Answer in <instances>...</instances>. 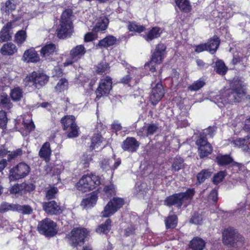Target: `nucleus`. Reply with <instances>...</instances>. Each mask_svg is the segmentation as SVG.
<instances>
[{"label": "nucleus", "mask_w": 250, "mask_h": 250, "mask_svg": "<svg viewBox=\"0 0 250 250\" xmlns=\"http://www.w3.org/2000/svg\"><path fill=\"white\" fill-rule=\"evenodd\" d=\"M51 153L50 143L45 142L41 148L39 155L41 158H43L45 161L48 162L50 160Z\"/></svg>", "instance_id": "4be33fe9"}, {"label": "nucleus", "mask_w": 250, "mask_h": 250, "mask_svg": "<svg viewBox=\"0 0 250 250\" xmlns=\"http://www.w3.org/2000/svg\"><path fill=\"white\" fill-rule=\"evenodd\" d=\"M48 80V77L44 73L34 71L26 76L23 82L25 87H30L33 90L40 88L47 83Z\"/></svg>", "instance_id": "20e7f679"}, {"label": "nucleus", "mask_w": 250, "mask_h": 250, "mask_svg": "<svg viewBox=\"0 0 250 250\" xmlns=\"http://www.w3.org/2000/svg\"><path fill=\"white\" fill-rule=\"evenodd\" d=\"M108 24V19L104 16L100 17L97 20L96 24L93 28L94 32H99L105 30Z\"/></svg>", "instance_id": "5701e85b"}, {"label": "nucleus", "mask_w": 250, "mask_h": 250, "mask_svg": "<svg viewBox=\"0 0 250 250\" xmlns=\"http://www.w3.org/2000/svg\"><path fill=\"white\" fill-rule=\"evenodd\" d=\"M203 218L201 214L194 213L190 220V222L195 224H200Z\"/></svg>", "instance_id": "4d7b16f0"}, {"label": "nucleus", "mask_w": 250, "mask_h": 250, "mask_svg": "<svg viewBox=\"0 0 250 250\" xmlns=\"http://www.w3.org/2000/svg\"><path fill=\"white\" fill-rule=\"evenodd\" d=\"M128 29L130 31L140 33L145 29V27L135 22H130L128 25Z\"/></svg>", "instance_id": "a19ab883"}, {"label": "nucleus", "mask_w": 250, "mask_h": 250, "mask_svg": "<svg viewBox=\"0 0 250 250\" xmlns=\"http://www.w3.org/2000/svg\"><path fill=\"white\" fill-rule=\"evenodd\" d=\"M16 204H11L7 203H3L0 206V212H3L8 210L16 211Z\"/></svg>", "instance_id": "8fccbe9b"}, {"label": "nucleus", "mask_w": 250, "mask_h": 250, "mask_svg": "<svg viewBox=\"0 0 250 250\" xmlns=\"http://www.w3.org/2000/svg\"><path fill=\"white\" fill-rule=\"evenodd\" d=\"M232 89L227 90L223 98L217 96L218 103H222L223 105L226 104L232 103L235 102H240L245 97L250 99L249 96H246L245 85L239 80H234L232 83Z\"/></svg>", "instance_id": "f257e3e1"}, {"label": "nucleus", "mask_w": 250, "mask_h": 250, "mask_svg": "<svg viewBox=\"0 0 250 250\" xmlns=\"http://www.w3.org/2000/svg\"><path fill=\"white\" fill-rule=\"evenodd\" d=\"M38 229L40 233L47 237L53 236L57 233L56 224L48 218L39 222Z\"/></svg>", "instance_id": "1a4fd4ad"}, {"label": "nucleus", "mask_w": 250, "mask_h": 250, "mask_svg": "<svg viewBox=\"0 0 250 250\" xmlns=\"http://www.w3.org/2000/svg\"><path fill=\"white\" fill-rule=\"evenodd\" d=\"M16 211L21 212L23 214H30L32 212V209L29 206H21L19 205H16Z\"/></svg>", "instance_id": "de8ad7c7"}, {"label": "nucleus", "mask_w": 250, "mask_h": 250, "mask_svg": "<svg viewBox=\"0 0 250 250\" xmlns=\"http://www.w3.org/2000/svg\"><path fill=\"white\" fill-rule=\"evenodd\" d=\"M139 146V143L132 137L127 138L122 144V148L125 151L134 152Z\"/></svg>", "instance_id": "6ab92c4d"}, {"label": "nucleus", "mask_w": 250, "mask_h": 250, "mask_svg": "<svg viewBox=\"0 0 250 250\" xmlns=\"http://www.w3.org/2000/svg\"><path fill=\"white\" fill-rule=\"evenodd\" d=\"M205 246L204 241L198 237L194 238L190 243V247L193 250H203Z\"/></svg>", "instance_id": "2f4dec72"}, {"label": "nucleus", "mask_w": 250, "mask_h": 250, "mask_svg": "<svg viewBox=\"0 0 250 250\" xmlns=\"http://www.w3.org/2000/svg\"><path fill=\"white\" fill-rule=\"evenodd\" d=\"M97 201V195L95 193L92 192L90 195L83 200L81 205L83 208H89L95 205Z\"/></svg>", "instance_id": "a878e982"}, {"label": "nucleus", "mask_w": 250, "mask_h": 250, "mask_svg": "<svg viewBox=\"0 0 250 250\" xmlns=\"http://www.w3.org/2000/svg\"><path fill=\"white\" fill-rule=\"evenodd\" d=\"M183 167V160L180 157H176L172 164V169L175 171H178Z\"/></svg>", "instance_id": "3c124183"}, {"label": "nucleus", "mask_w": 250, "mask_h": 250, "mask_svg": "<svg viewBox=\"0 0 250 250\" xmlns=\"http://www.w3.org/2000/svg\"><path fill=\"white\" fill-rule=\"evenodd\" d=\"M95 37V35L93 33H88L84 36L85 42H90L92 41Z\"/></svg>", "instance_id": "774afa93"}, {"label": "nucleus", "mask_w": 250, "mask_h": 250, "mask_svg": "<svg viewBox=\"0 0 250 250\" xmlns=\"http://www.w3.org/2000/svg\"><path fill=\"white\" fill-rule=\"evenodd\" d=\"M22 153V151L21 149H17L14 151H8L4 146H1L0 148V157H4L7 156V158L9 160L15 158L17 156L21 155Z\"/></svg>", "instance_id": "b1692460"}, {"label": "nucleus", "mask_w": 250, "mask_h": 250, "mask_svg": "<svg viewBox=\"0 0 250 250\" xmlns=\"http://www.w3.org/2000/svg\"><path fill=\"white\" fill-rule=\"evenodd\" d=\"M223 242L225 245L240 249L244 246V239L239 234L236 233L232 228L225 229L223 232Z\"/></svg>", "instance_id": "39448f33"}, {"label": "nucleus", "mask_w": 250, "mask_h": 250, "mask_svg": "<svg viewBox=\"0 0 250 250\" xmlns=\"http://www.w3.org/2000/svg\"><path fill=\"white\" fill-rule=\"evenodd\" d=\"M140 72V70L135 67H131L128 70V75L131 78L136 77Z\"/></svg>", "instance_id": "bf43d9fd"}, {"label": "nucleus", "mask_w": 250, "mask_h": 250, "mask_svg": "<svg viewBox=\"0 0 250 250\" xmlns=\"http://www.w3.org/2000/svg\"><path fill=\"white\" fill-rule=\"evenodd\" d=\"M217 192L216 190H213L210 193L209 196V199L212 200L213 202H215L217 201Z\"/></svg>", "instance_id": "69168bd1"}, {"label": "nucleus", "mask_w": 250, "mask_h": 250, "mask_svg": "<svg viewBox=\"0 0 250 250\" xmlns=\"http://www.w3.org/2000/svg\"><path fill=\"white\" fill-rule=\"evenodd\" d=\"M116 41V39L114 37L109 36L101 40L98 43V45L101 47H107L114 44Z\"/></svg>", "instance_id": "f704fd0d"}, {"label": "nucleus", "mask_w": 250, "mask_h": 250, "mask_svg": "<svg viewBox=\"0 0 250 250\" xmlns=\"http://www.w3.org/2000/svg\"><path fill=\"white\" fill-rule=\"evenodd\" d=\"M15 42L18 44H21L26 40L27 35L25 30H21L15 34Z\"/></svg>", "instance_id": "ea45409f"}, {"label": "nucleus", "mask_w": 250, "mask_h": 250, "mask_svg": "<svg viewBox=\"0 0 250 250\" xmlns=\"http://www.w3.org/2000/svg\"><path fill=\"white\" fill-rule=\"evenodd\" d=\"M72 11L71 9L64 10L61 17L60 24L57 29L58 37L64 39L70 36L73 32Z\"/></svg>", "instance_id": "f03ea898"}, {"label": "nucleus", "mask_w": 250, "mask_h": 250, "mask_svg": "<svg viewBox=\"0 0 250 250\" xmlns=\"http://www.w3.org/2000/svg\"><path fill=\"white\" fill-rule=\"evenodd\" d=\"M115 191L114 186L113 184L106 186L104 188V192L105 193L106 197L108 198Z\"/></svg>", "instance_id": "5fc2aeb1"}, {"label": "nucleus", "mask_w": 250, "mask_h": 250, "mask_svg": "<svg viewBox=\"0 0 250 250\" xmlns=\"http://www.w3.org/2000/svg\"><path fill=\"white\" fill-rule=\"evenodd\" d=\"M196 144L198 146V150L201 157H206L212 152L211 145L207 142V139L204 137H200L196 141Z\"/></svg>", "instance_id": "2eb2a0df"}, {"label": "nucleus", "mask_w": 250, "mask_h": 250, "mask_svg": "<svg viewBox=\"0 0 250 250\" xmlns=\"http://www.w3.org/2000/svg\"><path fill=\"white\" fill-rule=\"evenodd\" d=\"M17 3L14 0H8L2 6L1 10L3 14L9 15L16 9Z\"/></svg>", "instance_id": "cd10ccee"}, {"label": "nucleus", "mask_w": 250, "mask_h": 250, "mask_svg": "<svg viewBox=\"0 0 250 250\" xmlns=\"http://www.w3.org/2000/svg\"><path fill=\"white\" fill-rule=\"evenodd\" d=\"M75 118L72 115L66 116L61 120L63 129L66 131L69 138L76 137L79 135V127L75 124Z\"/></svg>", "instance_id": "6e6552de"}, {"label": "nucleus", "mask_w": 250, "mask_h": 250, "mask_svg": "<svg viewBox=\"0 0 250 250\" xmlns=\"http://www.w3.org/2000/svg\"><path fill=\"white\" fill-rule=\"evenodd\" d=\"M86 52V49L83 45H78L70 51V57L67 58L62 63V67L72 65L74 62L78 61Z\"/></svg>", "instance_id": "9d476101"}, {"label": "nucleus", "mask_w": 250, "mask_h": 250, "mask_svg": "<svg viewBox=\"0 0 250 250\" xmlns=\"http://www.w3.org/2000/svg\"><path fill=\"white\" fill-rule=\"evenodd\" d=\"M216 161L219 165L224 166L232 163L233 165L239 166V164L233 161L229 155H218L216 157Z\"/></svg>", "instance_id": "bb28decb"}, {"label": "nucleus", "mask_w": 250, "mask_h": 250, "mask_svg": "<svg viewBox=\"0 0 250 250\" xmlns=\"http://www.w3.org/2000/svg\"><path fill=\"white\" fill-rule=\"evenodd\" d=\"M68 82L65 79H61L55 87L57 91L61 92L67 89Z\"/></svg>", "instance_id": "09e8293b"}, {"label": "nucleus", "mask_w": 250, "mask_h": 250, "mask_svg": "<svg viewBox=\"0 0 250 250\" xmlns=\"http://www.w3.org/2000/svg\"><path fill=\"white\" fill-rule=\"evenodd\" d=\"M22 60L27 62H37L40 61V57L35 50L31 48L24 52Z\"/></svg>", "instance_id": "412c9836"}, {"label": "nucleus", "mask_w": 250, "mask_h": 250, "mask_svg": "<svg viewBox=\"0 0 250 250\" xmlns=\"http://www.w3.org/2000/svg\"><path fill=\"white\" fill-rule=\"evenodd\" d=\"M22 188L23 186L22 185L17 184L12 187L11 188L10 191L11 193L13 194L19 193Z\"/></svg>", "instance_id": "680f3d73"}, {"label": "nucleus", "mask_w": 250, "mask_h": 250, "mask_svg": "<svg viewBox=\"0 0 250 250\" xmlns=\"http://www.w3.org/2000/svg\"><path fill=\"white\" fill-rule=\"evenodd\" d=\"M100 178L92 174L83 175L76 184L78 190L85 192L95 189L101 184Z\"/></svg>", "instance_id": "7ed1b4c3"}, {"label": "nucleus", "mask_w": 250, "mask_h": 250, "mask_svg": "<svg viewBox=\"0 0 250 250\" xmlns=\"http://www.w3.org/2000/svg\"><path fill=\"white\" fill-rule=\"evenodd\" d=\"M0 103L2 105L10 107V100L7 95H4V94L1 95V99H0Z\"/></svg>", "instance_id": "052dcab7"}, {"label": "nucleus", "mask_w": 250, "mask_h": 250, "mask_svg": "<svg viewBox=\"0 0 250 250\" xmlns=\"http://www.w3.org/2000/svg\"><path fill=\"white\" fill-rule=\"evenodd\" d=\"M92 158L90 155L84 154L81 158L80 164H82L84 167H88Z\"/></svg>", "instance_id": "603ef678"}, {"label": "nucleus", "mask_w": 250, "mask_h": 250, "mask_svg": "<svg viewBox=\"0 0 250 250\" xmlns=\"http://www.w3.org/2000/svg\"><path fill=\"white\" fill-rule=\"evenodd\" d=\"M165 49L166 46L163 44L160 43L157 45L151 59V64H159L161 62L164 57Z\"/></svg>", "instance_id": "dca6fc26"}, {"label": "nucleus", "mask_w": 250, "mask_h": 250, "mask_svg": "<svg viewBox=\"0 0 250 250\" xmlns=\"http://www.w3.org/2000/svg\"><path fill=\"white\" fill-rule=\"evenodd\" d=\"M138 135L140 136H149L148 133L146 129V125L140 128L137 132Z\"/></svg>", "instance_id": "e2e57ef3"}, {"label": "nucleus", "mask_w": 250, "mask_h": 250, "mask_svg": "<svg viewBox=\"0 0 250 250\" xmlns=\"http://www.w3.org/2000/svg\"><path fill=\"white\" fill-rule=\"evenodd\" d=\"M215 69L216 72L221 75H224L227 71V67L221 60H219L216 62Z\"/></svg>", "instance_id": "49530a36"}, {"label": "nucleus", "mask_w": 250, "mask_h": 250, "mask_svg": "<svg viewBox=\"0 0 250 250\" xmlns=\"http://www.w3.org/2000/svg\"><path fill=\"white\" fill-rule=\"evenodd\" d=\"M211 173L207 170H203L197 175V182L201 184L205 181V180L209 177Z\"/></svg>", "instance_id": "a18cd8bd"}, {"label": "nucleus", "mask_w": 250, "mask_h": 250, "mask_svg": "<svg viewBox=\"0 0 250 250\" xmlns=\"http://www.w3.org/2000/svg\"><path fill=\"white\" fill-rule=\"evenodd\" d=\"M17 51L16 46L11 42L4 44L0 49V52L3 55L11 56Z\"/></svg>", "instance_id": "393cba45"}, {"label": "nucleus", "mask_w": 250, "mask_h": 250, "mask_svg": "<svg viewBox=\"0 0 250 250\" xmlns=\"http://www.w3.org/2000/svg\"><path fill=\"white\" fill-rule=\"evenodd\" d=\"M103 140L104 139L101 134L99 133L94 134L91 138V144L90 146V148L91 150L98 149L99 147L101 146Z\"/></svg>", "instance_id": "473e14b6"}, {"label": "nucleus", "mask_w": 250, "mask_h": 250, "mask_svg": "<svg viewBox=\"0 0 250 250\" xmlns=\"http://www.w3.org/2000/svg\"><path fill=\"white\" fill-rule=\"evenodd\" d=\"M163 32V29L159 27H153L147 30L146 34L143 35V38L149 42L159 38Z\"/></svg>", "instance_id": "a211bd4d"}, {"label": "nucleus", "mask_w": 250, "mask_h": 250, "mask_svg": "<svg viewBox=\"0 0 250 250\" xmlns=\"http://www.w3.org/2000/svg\"><path fill=\"white\" fill-rule=\"evenodd\" d=\"M219 43L218 38L214 37L212 39H210L207 43H205L207 51L211 54L214 53L219 45Z\"/></svg>", "instance_id": "c85d7f7f"}, {"label": "nucleus", "mask_w": 250, "mask_h": 250, "mask_svg": "<svg viewBox=\"0 0 250 250\" xmlns=\"http://www.w3.org/2000/svg\"><path fill=\"white\" fill-rule=\"evenodd\" d=\"M177 6L184 12H188L191 10V7L188 0H175Z\"/></svg>", "instance_id": "72a5a7b5"}, {"label": "nucleus", "mask_w": 250, "mask_h": 250, "mask_svg": "<svg viewBox=\"0 0 250 250\" xmlns=\"http://www.w3.org/2000/svg\"><path fill=\"white\" fill-rule=\"evenodd\" d=\"M121 163V161L120 158L104 159L101 161L100 166L102 168L105 170H115L120 165Z\"/></svg>", "instance_id": "f3484780"}, {"label": "nucleus", "mask_w": 250, "mask_h": 250, "mask_svg": "<svg viewBox=\"0 0 250 250\" xmlns=\"http://www.w3.org/2000/svg\"><path fill=\"white\" fill-rule=\"evenodd\" d=\"M88 231L84 228L79 227L74 228L67 235L69 244L74 247L81 245L84 243L85 238L88 235Z\"/></svg>", "instance_id": "0eeeda50"}, {"label": "nucleus", "mask_w": 250, "mask_h": 250, "mask_svg": "<svg viewBox=\"0 0 250 250\" xmlns=\"http://www.w3.org/2000/svg\"><path fill=\"white\" fill-rule=\"evenodd\" d=\"M22 125H23L24 128L26 131L25 134H26L34 130L35 127L32 119L29 117L27 118H25L23 119Z\"/></svg>", "instance_id": "4c0bfd02"}, {"label": "nucleus", "mask_w": 250, "mask_h": 250, "mask_svg": "<svg viewBox=\"0 0 250 250\" xmlns=\"http://www.w3.org/2000/svg\"><path fill=\"white\" fill-rule=\"evenodd\" d=\"M12 22H8L4 26L0 33V42H4L10 40L11 36L9 34V30L11 28Z\"/></svg>", "instance_id": "7c9ffc66"}, {"label": "nucleus", "mask_w": 250, "mask_h": 250, "mask_svg": "<svg viewBox=\"0 0 250 250\" xmlns=\"http://www.w3.org/2000/svg\"><path fill=\"white\" fill-rule=\"evenodd\" d=\"M53 77H59L62 75V69L59 67H56L54 68L53 72Z\"/></svg>", "instance_id": "0e129e2a"}, {"label": "nucleus", "mask_w": 250, "mask_h": 250, "mask_svg": "<svg viewBox=\"0 0 250 250\" xmlns=\"http://www.w3.org/2000/svg\"><path fill=\"white\" fill-rule=\"evenodd\" d=\"M58 190L57 188L51 187L46 191V197L48 199L55 198V195L58 193Z\"/></svg>", "instance_id": "864d4df0"}, {"label": "nucleus", "mask_w": 250, "mask_h": 250, "mask_svg": "<svg viewBox=\"0 0 250 250\" xmlns=\"http://www.w3.org/2000/svg\"><path fill=\"white\" fill-rule=\"evenodd\" d=\"M225 177V172L220 171L215 174L213 177V182L214 184H218L221 182Z\"/></svg>", "instance_id": "6e6d98bb"}, {"label": "nucleus", "mask_w": 250, "mask_h": 250, "mask_svg": "<svg viewBox=\"0 0 250 250\" xmlns=\"http://www.w3.org/2000/svg\"><path fill=\"white\" fill-rule=\"evenodd\" d=\"M111 220L107 219L104 224L99 225L96 229V232L98 233L106 234L110 230Z\"/></svg>", "instance_id": "c9c22d12"}, {"label": "nucleus", "mask_w": 250, "mask_h": 250, "mask_svg": "<svg viewBox=\"0 0 250 250\" xmlns=\"http://www.w3.org/2000/svg\"><path fill=\"white\" fill-rule=\"evenodd\" d=\"M146 126L149 135L153 134L158 129L157 125L154 124H148Z\"/></svg>", "instance_id": "13d9d810"}, {"label": "nucleus", "mask_w": 250, "mask_h": 250, "mask_svg": "<svg viewBox=\"0 0 250 250\" xmlns=\"http://www.w3.org/2000/svg\"><path fill=\"white\" fill-rule=\"evenodd\" d=\"M205 84V82L203 80L199 79L189 85L188 88L191 91H196L203 87Z\"/></svg>", "instance_id": "37998d69"}, {"label": "nucleus", "mask_w": 250, "mask_h": 250, "mask_svg": "<svg viewBox=\"0 0 250 250\" xmlns=\"http://www.w3.org/2000/svg\"><path fill=\"white\" fill-rule=\"evenodd\" d=\"M231 144L234 146L241 147L244 151L248 150L249 148L246 144V141L244 139L242 138H237L234 140Z\"/></svg>", "instance_id": "c03bdc74"}, {"label": "nucleus", "mask_w": 250, "mask_h": 250, "mask_svg": "<svg viewBox=\"0 0 250 250\" xmlns=\"http://www.w3.org/2000/svg\"><path fill=\"white\" fill-rule=\"evenodd\" d=\"M194 194L193 189H188L185 193H180L169 196L166 199L165 203L168 206L176 205L180 207L183 204H187L192 199Z\"/></svg>", "instance_id": "423d86ee"}, {"label": "nucleus", "mask_w": 250, "mask_h": 250, "mask_svg": "<svg viewBox=\"0 0 250 250\" xmlns=\"http://www.w3.org/2000/svg\"><path fill=\"white\" fill-rule=\"evenodd\" d=\"M123 199L121 198H114L110 200L104 207L102 212V215L104 217H107L113 215L124 204Z\"/></svg>", "instance_id": "f8f14e48"}, {"label": "nucleus", "mask_w": 250, "mask_h": 250, "mask_svg": "<svg viewBox=\"0 0 250 250\" xmlns=\"http://www.w3.org/2000/svg\"><path fill=\"white\" fill-rule=\"evenodd\" d=\"M164 90L161 83H158L152 87L149 95V100L153 105H156L164 96Z\"/></svg>", "instance_id": "4468645a"}, {"label": "nucleus", "mask_w": 250, "mask_h": 250, "mask_svg": "<svg viewBox=\"0 0 250 250\" xmlns=\"http://www.w3.org/2000/svg\"><path fill=\"white\" fill-rule=\"evenodd\" d=\"M204 50H207L206 44H199L196 46L195 51L197 53H200Z\"/></svg>", "instance_id": "338daca9"}, {"label": "nucleus", "mask_w": 250, "mask_h": 250, "mask_svg": "<svg viewBox=\"0 0 250 250\" xmlns=\"http://www.w3.org/2000/svg\"><path fill=\"white\" fill-rule=\"evenodd\" d=\"M166 227L167 229H173L176 227L177 224V218L176 215H169L165 220Z\"/></svg>", "instance_id": "58836bf2"}, {"label": "nucleus", "mask_w": 250, "mask_h": 250, "mask_svg": "<svg viewBox=\"0 0 250 250\" xmlns=\"http://www.w3.org/2000/svg\"><path fill=\"white\" fill-rule=\"evenodd\" d=\"M10 96L12 100L14 101H19L22 98L23 91L19 87H15L11 90Z\"/></svg>", "instance_id": "e433bc0d"}, {"label": "nucleus", "mask_w": 250, "mask_h": 250, "mask_svg": "<svg viewBox=\"0 0 250 250\" xmlns=\"http://www.w3.org/2000/svg\"><path fill=\"white\" fill-rule=\"evenodd\" d=\"M110 67L106 62H102L98 64L96 67V72L99 74L103 73H107L109 71Z\"/></svg>", "instance_id": "79ce46f5"}, {"label": "nucleus", "mask_w": 250, "mask_h": 250, "mask_svg": "<svg viewBox=\"0 0 250 250\" xmlns=\"http://www.w3.org/2000/svg\"><path fill=\"white\" fill-rule=\"evenodd\" d=\"M56 47L54 44L49 43L42 47L41 54L43 57H47L53 55L56 51Z\"/></svg>", "instance_id": "c756f323"}, {"label": "nucleus", "mask_w": 250, "mask_h": 250, "mask_svg": "<svg viewBox=\"0 0 250 250\" xmlns=\"http://www.w3.org/2000/svg\"><path fill=\"white\" fill-rule=\"evenodd\" d=\"M112 80L109 77L101 80L99 86L96 91V99L107 96L112 89Z\"/></svg>", "instance_id": "ddd939ff"}, {"label": "nucleus", "mask_w": 250, "mask_h": 250, "mask_svg": "<svg viewBox=\"0 0 250 250\" xmlns=\"http://www.w3.org/2000/svg\"><path fill=\"white\" fill-rule=\"evenodd\" d=\"M45 211L51 214H57L62 212V209L55 201L45 202L43 205Z\"/></svg>", "instance_id": "aec40b11"}, {"label": "nucleus", "mask_w": 250, "mask_h": 250, "mask_svg": "<svg viewBox=\"0 0 250 250\" xmlns=\"http://www.w3.org/2000/svg\"><path fill=\"white\" fill-rule=\"evenodd\" d=\"M30 172V167L24 163H21L10 171L9 179L13 181L24 178Z\"/></svg>", "instance_id": "9b49d317"}]
</instances>
